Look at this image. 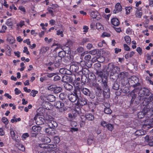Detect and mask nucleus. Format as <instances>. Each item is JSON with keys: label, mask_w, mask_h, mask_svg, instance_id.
Segmentation results:
<instances>
[{"label": "nucleus", "mask_w": 153, "mask_h": 153, "mask_svg": "<svg viewBox=\"0 0 153 153\" xmlns=\"http://www.w3.org/2000/svg\"><path fill=\"white\" fill-rule=\"evenodd\" d=\"M143 104L144 107L143 109L142 112H140L138 114V116L140 118H142L144 116H140L141 114H142L144 115L146 114L148 111H153V95L150 96L147 100H144L143 102Z\"/></svg>", "instance_id": "f257e3e1"}, {"label": "nucleus", "mask_w": 153, "mask_h": 153, "mask_svg": "<svg viewBox=\"0 0 153 153\" xmlns=\"http://www.w3.org/2000/svg\"><path fill=\"white\" fill-rule=\"evenodd\" d=\"M120 68L117 66H115L113 64L109 63L106 71L110 75V78L114 80H117L119 77L117 72L120 71Z\"/></svg>", "instance_id": "f03ea898"}, {"label": "nucleus", "mask_w": 153, "mask_h": 153, "mask_svg": "<svg viewBox=\"0 0 153 153\" xmlns=\"http://www.w3.org/2000/svg\"><path fill=\"white\" fill-rule=\"evenodd\" d=\"M90 86L91 88H94L97 96L99 97L101 96L102 91L101 86L98 84L96 82H90Z\"/></svg>", "instance_id": "7ed1b4c3"}, {"label": "nucleus", "mask_w": 153, "mask_h": 153, "mask_svg": "<svg viewBox=\"0 0 153 153\" xmlns=\"http://www.w3.org/2000/svg\"><path fill=\"white\" fill-rule=\"evenodd\" d=\"M80 96V94L79 92L73 91V93L69 94L68 97L70 101L74 102L77 100L79 97Z\"/></svg>", "instance_id": "20e7f679"}, {"label": "nucleus", "mask_w": 153, "mask_h": 153, "mask_svg": "<svg viewBox=\"0 0 153 153\" xmlns=\"http://www.w3.org/2000/svg\"><path fill=\"white\" fill-rule=\"evenodd\" d=\"M45 119L48 121L47 123L49 127L54 129L57 126V123L56 122L53 120L51 116H47Z\"/></svg>", "instance_id": "39448f33"}, {"label": "nucleus", "mask_w": 153, "mask_h": 153, "mask_svg": "<svg viewBox=\"0 0 153 153\" xmlns=\"http://www.w3.org/2000/svg\"><path fill=\"white\" fill-rule=\"evenodd\" d=\"M68 76L64 75L62 79V82H72L76 79V76L74 74H69Z\"/></svg>", "instance_id": "423d86ee"}, {"label": "nucleus", "mask_w": 153, "mask_h": 153, "mask_svg": "<svg viewBox=\"0 0 153 153\" xmlns=\"http://www.w3.org/2000/svg\"><path fill=\"white\" fill-rule=\"evenodd\" d=\"M67 94L64 92H62L59 95L60 99L62 100L65 101V103L67 105L68 107H70L71 106V103L68 100H66Z\"/></svg>", "instance_id": "0eeeda50"}, {"label": "nucleus", "mask_w": 153, "mask_h": 153, "mask_svg": "<svg viewBox=\"0 0 153 153\" xmlns=\"http://www.w3.org/2000/svg\"><path fill=\"white\" fill-rule=\"evenodd\" d=\"M54 106L56 108L59 109V111L62 112L66 110L64 108V104L60 101H57L55 103Z\"/></svg>", "instance_id": "6e6552de"}, {"label": "nucleus", "mask_w": 153, "mask_h": 153, "mask_svg": "<svg viewBox=\"0 0 153 153\" xmlns=\"http://www.w3.org/2000/svg\"><path fill=\"white\" fill-rule=\"evenodd\" d=\"M149 91L148 89L144 88H140L139 93V94L144 97L145 96H148L149 94Z\"/></svg>", "instance_id": "1a4fd4ad"}, {"label": "nucleus", "mask_w": 153, "mask_h": 153, "mask_svg": "<svg viewBox=\"0 0 153 153\" xmlns=\"http://www.w3.org/2000/svg\"><path fill=\"white\" fill-rule=\"evenodd\" d=\"M77 103L78 104L83 106L87 104V100L84 97H82L81 94H80V96L78 99Z\"/></svg>", "instance_id": "9d476101"}, {"label": "nucleus", "mask_w": 153, "mask_h": 153, "mask_svg": "<svg viewBox=\"0 0 153 153\" xmlns=\"http://www.w3.org/2000/svg\"><path fill=\"white\" fill-rule=\"evenodd\" d=\"M131 86L134 87V89L129 94H128L129 95H131V94H132L133 93L137 92L139 90L140 91V89L141 88V84L140 83H139L137 84L131 85Z\"/></svg>", "instance_id": "9b49d317"}, {"label": "nucleus", "mask_w": 153, "mask_h": 153, "mask_svg": "<svg viewBox=\"0 0 153 153\" xmlns=\"http://www.w3.org/2000/svg\"><path fill=\"white\" fill-rule=\"evenodd\" d=\"M105 79L104 81L102 80V86L103 89L104 93H105L107 94H109V88L108 86L107 83Z\"/></svg>", "instance_id": "f8f14e48"}, {"label": "nucleus", "mask_w": 153, "mask_h": 153, "mask_svg": "<svg viewBox=\"0 0 153 153\" xmlns=\"http://www.w3.org/2000/svg\"><path fill=\"white\" fill-rule=\"evenodd\" d=\"M34 119L36 122L37 124L38 125H41L44 123V119L39 116L34 117Z\"/></svg>", "instance_id": "ddd939ff"}, {"label": "nucleus", "mask_w": 153, "mask_h": 153, "mask_svg": "<svg viewBox=\"0 0 153 153\" xmlns=\"http://www.w3.org/2000/svg\"><path fill=\"white\" fill-rule=\"evenodd\" d=\"M43 100H47L48 102H53L56 100L55 97L53 95H49L43 97Z\"/></svg>", "instance_id": "4468645a"}, {"label": "nucleus", "mask_w": 153, "mask_h": 153, "mask_svg": "<svg viewBox=\"0 0 153 153\" xmlns=\"http://www.w3.org/2000/svg\"><path fill=\"white\" fill-rule=\"evenodd\" d=\"M62 59L58 56H56L55 57L54 61V66L56 67H59L62 61Z\"/></svg>", "instance_id": "2eb2a0df"}, {"label": "nucleus", "mask_w": 153, "mask_h": 153, "mask_svg": "<svg viewBox=\"0 0 153 153\" xmlns=\"http://www.w3.org/2000/svg\"><path fill=\"white\" fill-rule=\"evenodd\" d=\"M139 79L138 78L134 76H132L130 80H129L128 83L129 84L131 85L137 84L139 83Z\"/></svg>", "instance_id": "dca6fc26"}, {"label": "nucleus", "mask_w": 153, "mask_h": 153, "mask_svg": "<svg viewBox=\"0 0 153 153\" xmlns=\"http://www.w3.org/2000/svg\"><path fill=\"white\" fill-rule=\"evenodd\" d=\"M122 8L121 6L119 3H117L115 5V9L114 10L113 12L114 13H117L122 11Z\"/></svg>", "instance_id": "f3484780"}, {"label": "nucleus", "mask_w": 153, "mask_h": 153, "mask_svg": "<svg viewBox=\"0 0 153 153\" xmlns=\"http://www.w3.org/2000/svg\"><path fill=\"white\" fill-rule=\"evenodd\" d=\"M91 16L93 18H97V20L99 19L101 16L99 13L97 11H93L91 13Z\"/></svg>", "instance_id": "a211bd4d"}, {"label": "nucleus", "mask_w": 153, "mask_h": 153, "mask_svg": "<svg viewBox=\"0 0 153 153\" xmlns=\"http://www.w3.org/2000/svg\"><path fill=\"white\" fill-rule=\"evenodd\" d=\"M59 71L61 74H63L69 75L71 74L70 70L64 68H60Z\"/></svg>", "instance_id": "6ab92c4d"}, {"label": "nucleus", "mask_w": 153, "mask_h": 153, "mask_svg": "<svg viewBox=\"0 0 153 153\" xmlns=\"http://www.w3.org/2000/svg\"><path fill=\"white\" fill-rule=\"evenodd\" d=\"M79 70V67L76 65L72 64L70 66V70L71 73L76 72Z\"/></svg>", "instance_id": "aec40b11"}, {"label": "nucleus", "mask_w": 153, "mask_h": 153, "mask_svg": "<svg viewBox=\"0 0 153 153\" xmlns=\"http://www.w3.org/2000/svg\"><path fill=\"white\" fill-rule=\"evenodd\" d=\"M41 140L42 142L44 143V144H48L51 141V140L49 137L45 136L42 137Z\"/></svg>", "instance_id": "412c9836"}, {"label": "nucleus", "mask_w": 153, "mask_h": 153, "mask_svg": "<svg viewBox=\"0 0 153 153\" xmlns=\"http://www.w3.org/2000/svg\"><path fill=\"white\" fill-rule=\"evenodd\" d=\"M41 129V127L39 126H33L32 128L31 132L37 133L40 132Z\"/></svg>", "instance_id": "4be33fe9"}, {"label": "nucleus", "mask_w": 153, "mask_h": 153, "mask_svg": "<svg viewBox=\"0 0 153 153\" xmlns=\"http://www.w3.org/2000/svg\"><path fill=\"white\" fill-rule=\"evenodd\" d=\"M52 128L49 127L45 129V131L48 135L52 136L55 134L54 130Z\"/></svg>", "instance_id": "5701e85b"}, {"label": "nucleus", "mask_w": 153, "mask_h": 153, "mask_svg": "<svg viewBox=\"0 0 153 153\" xmlns=\"http://www.w3.org/2000/svg\"><path fill=\"white\" fill-rule=\"evenodd\" d=\"M85 120L93 121L94 119V116L91 114H88L85 115Z\"/></svg>", "instance_id": "b1692460"}, {"label": "nucleus", "mask_w": 153, "mask_h": 153, "mask_svg": "<svg viewBox=\"0 0 153 153\" xmlns=\"http://www.w3.org/2000/svg\"><path fill=\"white\" fill-rule=\"evenodd\" d=\"M65 88L68 91H71L73 90V86L68 83H66L64 84Z\"/></svg>", "instance_id": "393cba45"}, {"label": "nucleus", "mask_w": 153, "mask_h": 153, "mask_svg": "<svg viewBox=\"0 0 153 153\" xmlns=\"http://www.w3.org/2000/svg\"><path fill=\"white\" fill-rule=\"evenodd\" d=\"M81 91L85 95L88 96V95H89L90 92L91 91L88 89L82 87V89L81 90Z\"/></svg>", "instance_id": "a878e982"}, {"label": "nucleus", "mask_w": 153, "mask_h": 153, "mask_svg": "<svg viewBox=\"0 0 153 153\" xmlns=\"http://www.w3.org/2000/svg\"><path fill=\"white\" fill-rule=\"evenodd\" d=\"M112 24L114 26H117L120 24L119 21L117 18H113L111 20Z\"/></svg>", "instance_id": "bb28decb"}, {"label": "nucleus", "mask_w": 153, "mask_h": 153, "mask_svg": "<svg viewBox=\"0 0 153 153\" xmlns=\"http://www.w3.org/2000/svg\"><path fill=\"white\" fill-rule=\"evenodd\" d=\"M88 79L91 80L90 82L96 79V77L94 74L90 72L88 74Z\"/></svg>", "instance_id": "cd10ccee"}, {"label": "nucleus", "mask_w": 153, "mask_h": 153, "mask_svg": "<svg viewBox=\"0 0 153 153\" xmlns=\"http://www.w3.org/2000/svg\"><path fill=\"white\" fill-rule=\"evenodd\" d=\"M62 90V89L61 87H58L56 85L53 92L55 94H57L61 92Z\"/></svg>", "instance_id": "c85d7f7f"}, {"label": "nucleus", "mask_w": 153, "mask_h": 153, "mask_svg": "<svg viewBox=\"0 0 153 153\" xmlns=\"http://www.w3.org/2000/svg\"><path fill=\"white\" fill-rule=\"evenodd\" d=\"M75 89L74 90V91L76 92H79V94H81V90L82 89V87L79 85L76 84V86H75Z\"/></svg>", "instance_id": "c756f323"}, {"label": "nucleus", "mask_w": 153, "mask_h": 153, "mask_svg": "<svg viewBox=\"0 0 153 153\" xmlns=\"http://www.w3.org/2000/svg\"><path fill=\"white\" fill-rule=\"evenodd\" d=\"M135 134L136 136H142L145 134V133L143 130H137L135 132Z\"/></svg>", "instance_id": "7c9ffc66"}, {"label": "nucleus", "mask_w": 153, "mask_h": 153, "mask_svg": "<svg viewBox=\"0 0 153 153\" xmlns=\"http://www.w3.org/2000/svg\"><path fill=\"white\" fill-rule=\"evenodd\" d=\"M74 111L75 112V114L76 115L79 114L81 113V110L80 107L78 105L75 106Z\"/></svg>", "instance_id": "2f4dec72"}, {"label": "nucleus", "mask_w": 153, "mask_h": 153, "mask_svg": "<svg viewBox=\"0 0 153 153\" xmlns=\"http://www.w3.org/2000/svg\"><path fill=\"white\" fill-rule=\"evenodd\" d=\"M127 74L128 73L126 72H120L119 74H118V78H120L121 79H124L126 76Z\"/></svg>", "instance_id": "473e14b6"}, {"label": "nucleus", "mask_w": 153, "mask_h": 153, "mask_svg": "<svg viewBox=\"0 0 153 153\" xmlns=\"http://www.w3.org/2000/svg\"><path fill=\"white\" fill-rule=\"evenodd\" d=\"M16 146L19 150H21L22 151H24L25 150V148L24 146L22 144L17 143L16 145Z\"/></svg>", "instance_id": "72a5a7b5"}, {"label": "nucleus", "mask_w": 153, "mask_h": 153, "mask_svg": "<svg viewBox=\"0 0 153 153\" xmlns=\"http://www.w3.org/2000/svg\"><path fill=\"white\" fill-rule=\"evenodd\" d=\"M120 85L117 82H115L113 84L112 86V88L114 90H118L119 89Z\"/></svg>", "instance_id": "f704fd0d"}, {"label": "nucleus", "mask_w": 153, "mask_h": 153, "mask_svg": "<svg viewBox=\"0 0 153 153\" xmlns=\"http://www.w3.org/2000/svg\"><path fill=\"white\" fill-rule=\"evenodd\" d=\"M66 53L65 51L62 49V51H59L58 53V56L62 59L65 56Z\"/></svg>", "instance_id": "c9c22d12"}, {"label": "nucleus", "mask_w": 153, "mask_h": 153, "mask_svg": "<svg viewBox=\"0 0 153 153\" xmlns=\"http://www.w3.org/2000/svg\"><path fill=\"white\" fill-rule=\"evenodd\" d=\"M144 99V97L141 96V95L139 94L138 96L136 98L135 102H137V103H140L141 101H143V100Z\"/></svg>", "instance_id": "e433bc0d"}, {"label": "nucleus", "mask_w": 153, "mask_h": 153, "mask_svg": "<svg viewBox=\"0 0 153 153\" xmlns=\"http://www.w3.org/2000/svg\"><path fill=\"white\" fill-rule=\"evenodd\" d=\"M62 29L60 30H58L57 31L56 34L58 35H60V36L62 37L64 36V35L63 34V33L64 31V28H63L62 26H61Z\"/></svg>", "instance_id": "4c0bfd02"}, {"label": "nucleus", "mask_w": 153, "mask_h": 153, "mask_svg": "<svg viewBox=\"0 0 153 153\" xmlns=\"http://www.w3.org/2000/svg\"><path fill=\"white\" fill-rule=\"evenodd\" d=\"M142 15V13L140 10H137L136 11L135 16L137 17L138 18H141Z\"/></svg>", "instance_id": "58836bf2"}, {"label": "nucleus", "mask_w": 153, "mask_h": 153, "mask_svg": "<svg viewBox=\"0 0 153 153\" xmlns=\"http://www.w3.org/2000/svg\"><path fill=\"white\" fill-rule=\"evenodd\" d=\"M125 39L126 42L128 44H130L131 42V39L130 37L128 36H126L125 37Z\"/></svg>", "instance_id": "ea45409f"}, {"label": "nucleus", "mask_w": 153, "mask_h": 153, "mask_svg": "<svg viewBox=\"0 0 153 153\" xmlns=\"http://www.w3.org/2000/svg\"><path fill=\"white\" fill-rule=\"evenodd\" d=\"M7 40L11 44H13L14 43L15 41L14 38L12 37H8L7 39Z\"/></svg>", "instance_id": "a19ab883"}, {"label": "nucleus", "mask_w": 153, "mask_h": 153, "mask_svg": "<svg viewBox=\"0 0 153 153\" xmlns=\"http://www.w3.org/2000/svg\"><path fill=\"white\" fill-rule=\"evenodd\" d=\"M93 62L91 60L87 61L85 63V65L89 68H91L92 66Z\"/></svg>", "instance_id": "79ce46f5"}, {"label": "nucleus", "mask_w": 153, "mask_h": 153, "mask_svg": "<svg viewBox=\"0 0 153 153\" xmlns=\"http://www.w3.org/2000/svg\"><path fill=\"white\" fill-rule=\"evenodd\" d=\"M48 47H42L40 49V52L42 53L46 52L49 49Z\"/></svg>", "instance_id": "37998d69"}, {"label": "nucleus", "mask_w": 153, "mask_h": 153, "mask_svg": "<svg viewBox=\"0 0 153 153\" xmlns=\"http://www.w3.org/2000/svg\"><path fill=\"white\" fill-rule=\"evenodd\" d=\"M89 41L88 39L87 38H84L82 39V42H80V44L81 45H84V44Z\"/></svg>", "instance_id": "c03bdc74"}, {"label": "nucleus", "mask_w": 153, "mask_h": 153, "mask_svg": "<svg viewBox=\"0 0 153 153\" xmlns=\"http://www.w3.org/2000/svg\"><path fill=\"white\" fill-rule=\"evenodd\" d=\"M97 71L96 74L98 75L99 76L102 77L103 76V73L102 70L100 69H96Z\"/></svg>", "instance_id": "a18cd8bd"}, {"label": "nucleus", "mask_w": 153, "mask_h": 153, "mask_svg": "<svg viewBox=\"0 0 153 153\" xmlns=\"http://www.w3.org/2000/svg\"><path fill=\"white\" fill-rule=\"evenodd\" d=\"M109 108H104V112L105 113L109 114L111 113L112 111Z\"/></svg>", "instance_id": "49530a36"}, {"label": "nucleus", "mask_w": 153, "mask_h": 153, "mask_svg": "<svg viewBox=\"0 0 153 153\" xmlns=\"http://www.w3.org/2000/svg\"><path fill=\"white\" fill-rule=\"evenodd\" d=\"M56 85H51L48 87V90L50 91H54L55 87Z\"/></svg>", "instance_id": "de8ad7c7"}, {"label": "nucleus", "mask_w": 153, "mask_h": 153, "mask_svg": "<svg viewBox=\"0 0 153 153\" xmlns=\"http://www.w3.org/2000/svg\"><path fill=\"white\" fill-rule=\"evenodd\" d=\"M1 121L3 123H4L5 125H7L9 121L5 117H3L2 118Z\"/></svg>", "instance_id": "09e8293b"}, {"label": "nucleus", "mask_w": 153, "mask_h": 153, "mask_svg": "<svg viewBox=\"0 0 153 153\" xmlns=\"http://www.w3.org/2000/svg\"><path fill=\"white\" fill-rule=\"evenodd\" d=\"M82 73L84 75H86L90 73V71L87 68H84L82 70Z\"/></svg>", "instance_id": "8fccbe9b"}, {"label": "nucleus", "mask_w": 153, "mask_h": 153, "mask_svg": "<svg viewBox=\"0 0 153 153\" xmlns=\"http://www.w3.org/2000/svg\"><path fill=\"white\" fill-rule=\"evenodd\" d=\"M96 28L97 29H103L102 25L100 23H97L96 25Z\"/></svg>", "instance_id": "3c124183"}, {"label": "nucleus", "mask_w": 153, "mask_h": 153, "mask_svg": "<svg viewBox=\"0 0 153 153\" xmlns=\"http://www.w3.org/2000/svg\"><path fill=\"white\" fill-rule=\"evenodd\" d=\"M38 93V91L32 90L30 94V96H32L33 97H35L36 96V94H37Z\"/></svg>", "instance_id": "603ef678"}, {"label": "nucleus", "mask_w": 153, "mask_h": 153, "mask_svg": "<svg viewBox=\"0 0 153 153\" xmlns=\"http://www.w3.org/2000/svg\"><path fill=\"white\" fill-rule=\"evenodd\" d=\"M125 9L126 11V14L127 15H128L129 13L131 10L132 9V7H126L125 8Z\"/></svg>", "instance_id": "864d4df0"}, {"label": "nucleus", "mask_w": 153, "mask_h": 153, "mask_svg": "<svg viewBox=\"0 0 153 153\" xmlns=\"http://www.w3.org/2000/svg\"><path fill=\"white\" fill-rule=\"evenodd\" d=\"M54 140L55 143H59L60 142V139L58 136H55L54 137Z\"/></svg>", "instance_id": "5fc2aeb1"}, {"label": "nucleus", "mask_w": 153, "mask_h": 153, "mask_svg": "<svg viewBox=\"0 0 153 153\" xmlns=\"http://www.w3.org/2000/svg\"><path fill=\"white\" fill-rule=\"evenodd\" d=\"M145 141L148 143L152 140L151 138L149 137V135H146L145 137Z\"/></svg>", "instance_id": "6e6d98bb"}, {"label": "nucleus", "mask_w": 153, "mask_h": 153, "mask_svg": "<svg viewBox=\"0 0 153 153\" xmlns=\"http://www.w3.org/2000/svg\"><path fill=\"white\" fill-rule=\"evenodd\" d=\"M61 79L60 77L58 75H56L53 77V80L54 81H57Z\"/></svg>", "instance_id": "4d7b16f0"}, {"label": "nucleus", "mask_w": 153, "mask_h": 153, "mask_svg": "<svg viewBox=\"0 0 153 153\" xmlns=\"http://www.w3.org/2000/svg\"><path fill=\"white\" fill-rule=\"evenodd\" d=\"M91 56L90 55L88 54L86 55L85 57V59L86 61H88L89 60H91Z\"/></svg>", "instance_id": "13d9d810"}, {"label": "nucleus", "mask_w": 153, "mask_h": 153, "mask_svg": "<svg viewBox=\"0 0 153 153\" xmlns=\"http://www.w3.org/2000/svg\"><path fill=\"white\" fill-rule=\"evenodd\" d=\"M113 125L111 124H108L107 125V128L109 130L111 131L113 129Z\"/></svg>", "instance_id": "bf43d9fd"}, {"label": "nucleus", "mask_w": 153, "mask_h": 153, "mask_svg": "<svg viewBox=\"0 0 153 153\" xmlns=\"http://www.w3.org/2000/svg\"><path fill=\"white\" fill-rule=\"evenodd\" d=\"M104 105L105 107V108H109L111 106L109 103L105 102H104Z\"/></svg>", "instance_id": "052dcab7"}, {"label": "nucleus", "mask_w": 153, "mask_h": 153, "mask_svg": "<svg viewBox=\"0 0 153 153\" xmlns=\"http://www.w3.org/2000/svg\"><path fill=\"white\" fill-rule=\"evenodd\" d=\"M130 95V96L132 95V98L131 99V102H133L134 101L135 98H136L137 95H136V94H134V93H133L132 94H131V95Z\"/></svg>", "instance_id": "680f3d73"}, {"label": "nucleus", "mask_w": 153, "mask_h": 153, "mask_svg": "<svg viewBox=\"0 0 153 153\" xmlns=\"http://www.w3.org/2000/svg\"><path fill=\"white\" fill-rule=\"evenodd\" d=\"M77 51L79 53H81L83 51L84 49L82 47H79L77 49Z\"/></svg>", "instance_id": "e2e57ef3"}, {"label": "nucleus", "mask_w": 153, "mask_h": 153, "mask_svg": "<svg viewBox=\"0 0 153 153\" xmlns=\"http://www.w3.org/2000/svg\"><path fill=\"white\" fill-rule=\"evenodd\" d=\"M101 125L102 126H103L104 127H107V125L108 124L105 121H103L101 122Z\"/></svg>", "instance_id": "0e129e2a"}, {"label": "nucleus", "mask_w": 153, "mask_h": 153, "mask_svg": "<svg viewBox=\"0 0 153 153\" xmlns=\"http://www.w3.org/2000/svg\"><path fill=\"white\" fill-rule=\"evenodd\" d=\"M124 47L125 50L128 51H130V48L126 44H124Z\"/></svg>", "instance_id": "69168bd1"}, {"label": "nucleus", "mask_w": 153, "mask_h": 153, "mask_svg": "<svg viewBox=\"0 0 153 153\" xmlns=\"http://www.w3.org/2000/svg\"><path fill=\"white\" fill-rule=\"evenodd\" d=\"M137 51L141 55L142 54V49L140 47H138L137 48Z\"/></svg>", "instance_id": "338daca9"}, {"label": "nucleus", "mask_w": 153, "mask_h": 153, "mask_svg": "<svg viewBox=\"0 0 153 153\" xmlns=\"http://www.w3.org/2000/svg\"><path fill=\"white\" fill-rule=\"evenodd\" d=\"M148 145L151 147H153V140H151L148 143Z\"/></svg>", "instance_id": "774afa93"}]
</instances>
